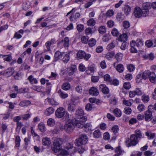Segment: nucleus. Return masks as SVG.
<instances>
[{
    "label": "nucleus",
    "mask_w": 156,
    "mask_h": 156,
    "mask_svg": "<svg viewBox=\"0 0 156 156\" xmlns=\"http://www.w3.org/2000/svg\"><path fill=\"white\" fill-rule=\"evenodd\" d=\"M46 88L48 92H50L51 90V88L52 87V84L50 82H49L48 80H46Z\"/></svg>",
    "instance_id": "61"
},
{
    "label": "nucleus",
    "mask_w": 156,
    "mask_h": 156,
    "mask_svg": "<svg viewBox=\"0 0 156 156\" xmlns=\"http://www.w3.org/2000/svg\"><path fill=\"white\" fill-rule=\"evenodd\" d=\"M99 33L101 34L105 33L106 32V28L104 26H101L98 29Z\"/></svg>",
    "instance_id": "46"
},
{
    "label": "nucleus",
    "mask_w": 156,
    "mask_h": 156,
    "mask_svg": "<svg viewBox=\"0 0 156 156\" xmlns=\"http://www.w3.org/2000/svg\"><path fill=\"white\" fill-rule=\"evenodd\" d=\"M70 88V84L68 83H63L62 86V88L66 90H69Z\"/></svg>",
    "instance_id": "43"
},
{
    "label": "nucleus",
    "mask_w": 156,
    "mask_h": 156,
    "mask_svg": "<svg viewBox=\"0 0 156 156\" xmlns=\"http://www.w3.org/2000/svg\"><path fill=\"white\" fill-rule=\"evenodd\" d=\"M113 112L115 115L117 117H119L122 115V113L121 110L118 108L115 109L114 110Z\"/></svg>",
    "instance_id": "39"
},
{
    "label": "nucleus",
    "mask_w": 156,
    "mask_h": 156,
    "mask_svg": "<svg viewBox=\"0 0 156 156\" xmlns=\"http://www.w3.org/2000/svg\"><path fill=\"white\" fill-rule=\"evenodd\" d=\"M55 109L52 107H49L47 108L44 111V114L47 116H49L53 114Z\"/></svg>",
    "instance_id": "20"
},
{
    "label": "nucleus",
    "mask_w": 156,
    "mask_h": 156,
    "mask_svg": "<svg viewBox=\"0 0 156 156\" xmlns=\"http://www.w3.org/2000/svg\"><path fill=\"white\" fill-rule=\"evenodd\" d=\"M14 69L13 67H9L5 71V73L7 75H13L15 74V72H13Z\"/></svg>",
    "instance_id": "29"
},
{
    "label": "nucleus",
    "mask_w": 156,
    "mask_h": 156,
    "mask_svg": "<svg viewBox=\"0 0 156 156\" xmlns=\"http://www.w3.org/2000/svg\"><path fill=\"white\" fill-rule=\"evenodd\" d=\"M115 53L114 52H108L106 55L105 57L108 60H110L113 57Z\"/></svg>",
    "instance_id": "42"
},
{
    "label": "nucleus",
    "mask_w": 156,
    "mask_h": 156,
    "mask_svg": "<svg viewBox=\"0 0 156 156\" xmlns=\"http://www.w3.org/2000/svg\"><path fill=\"white\" fill-rule=\"evenodd\" d=\"M84 114V111L81 108H78L76 111V119L75 120V123L78 128L83 127V125L87 120L86 116H83Z\"/></svg>",
    "instance_id": "1"
},
{
    "label": "nucleus",
    "mask_w": 156,
    "mask_h": 156,
    "mask_svg": "<svg viewBox=\"0 0 156 156\" xmlns=\"http://www.w3.org/2000/svg\"><path fill=\"white\" fill-rule=\"evenodd\" d=\"M45 102L46 103L48 102L51 105L55 106H57L59 104L54 99L52 98L51 99L49 98H48L45 100Z\"/></svg>",
    "instance_id": "15"
},
{
    "label": "nucleus",
    "mask_w": 156,
    "mask_h": 156,
    "mask_svg": "<svg viewBox=\"0 0 156 156\" xmlns=\"http://www.w3.org/2000/svg\"><path fill=\"white\" fill-rule=\"evenodd\" d=\"M65 115L66 118V119L69 118V115L68 112H66L65 108L63 107H59L57 108L55 112L56 116L61 118L63 117Z\"/></svg>",
    "instance_id": "4"
},
{
    "label": "nucleus",
    "mask_w": 156,
    "mask_h": 156,
    "mask_svg": "<svg viewBox=\"0 0 156 156\" xmlns=\"http://www.w3.org/2000/svg\"><path fill=\"white\" fill-rule=\"evenodd\" d=\"M145 135L148 137V139H152L155 137V134L154 133L147 132H145Z\"/></svg>",
    "instance_id": "38"
},
{
    "label": "nucleus",
    "mask_w": 156,
    "mask_h": 156,
    "mask_svg": "<svg viewBox=\"0 0 156 156\" xmlns=\"http://www.w3.org/2000/svg\"><path fill=\"white\" fill-rule=\"evenodd\" d=\"M142 79H143L142 73L140 72L136 76V81L138 82H140Z\"/></svg>",
    "instance_id": "58"
},
{
    "label": "nucleus",
    "mask_w": 156,
    "mask_h": 156,
    "mask_svg": "<svg viewBox=\"0 0 156 156\" xmlns=\"http://www.w3.org/2000/svg\"><path fill=\"white\" fill-rule=\"evenodd\" d=\"M136 46L139 48L141 47L144 44L143 42L140 39H137L136 42Z\"/></svg>",
    "instance_id": "41"
},
{
    "label": "nucleus",
    "mask_w": 156,
    "mask_h": 156,
    "mask_svg": "<svg viewBox=\"0 0 156 156\" xmlns=\"http://www.w3.org/2000/svg\"><path fill=\"white\" fill-rule=\"evenodd\" d=\"M72 148H70L69 149H68L67 150L63 149L61 150L60 152L61 155L62 156H66L68 155L69 153L70 152V150Z\"/></svg>",
    "instance_id": "34"
},
{
    "label": "nucleus",
    "mask_w": 156,
    "mask_h": 156,
    "mask_svg": "<svg viewBox=\"0 0 156 156\" xmlns=\"http://www.w3.org/2000/svg\"><path fill=\"white\" fill-rule=\"evenodd\" d=\"M1 56H2V57L3 58V59L4 60L9 62L12 59V56L10 55H0V57H1Z\"/></svg>",
    "instance_id": "27"
},
{
    "label": "nucleus",
    "mask_w": 156,
    "mask_h": 156,
    "mask_svg": "<svg viewBox=\"0 0 156 156\" xmlns=\"http://www.w3.org/2000/svg\"><path fill=\"white\" fill-rule=\"evenodd\" d=\"M83 127L80 128H83V129L86 132H89L92 129V126L90 123H87L83 125Z\"/></svg>",
    "instance_id": "23"
},
{
    "label": "nucleus",
    "mask_w": 156,
    "mask_h": 156,
    "mask_svg": "<svg viewBox=\"0 0 156 156\" xmlns=\"http://www.w3.org/2000/svg\"><path fill=\"white\" fill-rule=\"evenodd\" d=\"M115 57L117 61H120L122 59V55L121 53H118L116 54Z\"/></svg>",
    "instance_id": "64"
},
{
    "label": "nucleus",
    "mask_w": 156,
    "mask_h": 156,
    "mask_svg": "<svg viewBox=\"0 0 156 156\" xmlns=\"http://www.w3.org/2000/svg\"><path fill=\"white\" fill-rule=\"evenodd\" d=\"M67 119V120L66 122L64 129L67 133H69L73 131L75 126L76 125L75 123V121L73 122L71 120Z\"/></svg>",
    "instance_id": "3"
},
{
    "label": "nucleus",
    "mask_w": 156,
    "mask_h": 156,
    "mask_svg": "<svg viewBox=\"0 0 156 156\" xmlns=\"http://www.w3.org/2000/svg\"><path fill=\"white\" fill-rule=\"evenodd\" d=\"M55 123V121L54 119L52 118H49L47 121V124L49 126H52L54 125Z\"/></svg>",
    "instance_id": "56"
},
{
    "label": "nucleus",
    "mask_w": 156,
    "mask_h": 156,
    "mask_svg": "<svg viewBox=\"0 0 156 156\" xmlns=\"http://www.w3.org/2000/svg\"><path fill=\"white\" fill-rule=\"evenodd\" d=\"M94 71V67H89L88 69L86 71V72L88 74L92 75Z\"/></svg>",
    "instance_id": "51"
},
{
    "label": "nucleus",
    "mask_w": 156,
    "mask_h": 156,
    "mask_svg": "<svg viewBox=\"0 0 156 156\" xmlns=\"http://www.w3.org/2000/svg\"><path fill=\"white\" fill-rule=\"evenodd\" d=\"M100 89L101 90L102 92L105 94H108L109 92V89L104 84H101L99 86Z\"/></svg>",
    "instance_id": "17"
},
{
    "label": "nucleus",
    "mask_w": 156,
    "mask_h": 156,
    "mask_svg": "<svg viewBox=\"0 0 156 156\" xmlns=\"http://www.w3.org/2000/svg\"><path fill=\"white\" fill-rule=\"evenodd\" d=\"M150 73V71L149 70H146L144 71L142 73L143 79L145 80L148 78Z\"/></svg>",
    "instance_id": "44"
},
{
    "label": "nucleus",
    "mask_w": 156,
    "mask_h": 156,
    "mask_svg": "<svg viewBox=\"0 0 156 156\" xmlns=\"http://www.w3.org/2000/svg\"><path fill=\"white\" fill-rule=\"evenodd\" d=\"M76 28L79 32H82L84 29V26L83 25L81 24H78L76 26Z\"/></svg>",
    "instance_id": "55"
},
{
    "label": "nucleus",
    "mask_w": 156,
    "mask_h": 156,
    "mask_svg": "<svg viewBox=\"0 0 156 156\" xmlns=\"http://www.w3.org/2000/svg\"><path fill=\"white\" fill-rule=\"evenodd\" d=\"M58 93L59 94L60 97L63 99L67 98L68 96V95L67 94L63 92H62L61 90H59L58 91Z\"/></svg>",
    "instance_id": "32"
},
{
    "label": "nucleus",
    "mask_w": 156,
    "mask_h": 156,
    "mask_svg": "<svg viewBox=\"0 0 156 156\" xmlns=\"http://www.w3.org/2000/svg\"><path fill=\"white\" fill-rule=\"evenodd\" d=\"M27 79L31 84H37L38 82L36 78H34L32 75L30 76Z\"/></svg>",
    "instance_id": "24"
},
{
    "label": "nucleus",
    "mask_w": 156,
    "mask_h": 156,
    "mask_svg": "<svg viewBox=\"0 0 156 156\" xmlns=\"http://www.w3.org/2000/svg\"><path fill=\"white\" fill-rule=\"evenodd\" d=\"M38 128L42 132H44L45 131L44 125L43 123H41L39 124Z\"/></svg>",
    "instance_id": "52"
},
{
    "label": "nucleus",
    "mask_w": 156,
    "mask_h": 156,
    "mask_svg": "<svg viewBox=\"0 0 156 156\" xmlns=\"http://www.w3.org/2000/svg\"><path fill=\"white\" fill-rule=\"evenodd\" d=\"M127 68L128 70L130 72H133L135 69V67L134 65L133 64L128 65L127 66Z\"/></svg>",
    "instance_id": "63"
},
{
    "label": "nucleus",
    "mask_w": 156,
    "mask_h": 156,
    "mask_svg": "<svg viewBox=\"0 0 156 156\" xmlns=\"http://www.w3.org/2000/svg\"><path fill=\"white\" fill-rule=\"evenodd\" d=\"M141 100L144 103L148 102L149 100V97L148 95L145 94H144L142 96Z\"/></svg>",
    "instance_id": "40"
},
{
    "label": "nucleus",
    "mask_w": 156,
    "mask_h": 156,
    "mask_svg": "<svg viewBox=\"0 0 156 156\" xmlns=\"http://www.w3.org/2000/svg\"><path fill=\"white\" fill-rule=\"evenodd\" d=\"M64 54H65L64 52H60L59 51H56L55 54V59L56 61L58 60L61 58Z\"/></svg>",
    "instance_id": "21"
},
{
    "label": "nucleus",
    "mask_w": 156,
    "mask_h": 156,
    "mask_svg": "<svg viewBox=\"0 0 156 156\" xmlns=\"http://www.w3.org/2000/svg\"><path fill=\"white\" fill-rule=\"evenodd\" d=\"M96 40L93 38L90 39L88 41V45L90 47L94 46L96 44Z\"/></svg>",
    "instance_id": "35"
},
{
    "label": "nucleus",
    "mask_w": 156,
    "mask_h": 156,
    "mask_svg": "<svg viewBox=\"0 0 156 156\" xmlns=\"http://www.w3.org/2000/svg\"><path fill=\"white\" fill-rule=\"evenodd\" d=\"M144 119L146 121H150L152 119V111L150 109H148L145 112Z\"/></svg>",
    "instance_id": "10"
},
{
    "label": "nucleus",
    "mask_w": 156,
    "mask_h": 156,
    "mask_svg": "<svg viewBox=\"0 0 156 156\" xmlns=\"http://www.w3.org/2000/svg\"><path fill=\"white\" fill-rule=\"evenodd\" d=\"M89 93L90 95L97 96L99 94V91L96 88L93 87H91L89 90Z\"/></svg>",
    "instance_id": "13"
},
{
    "label": "nucleus",
    "mask_w": 156,
    "mask_h": 156,
    "mask_svg": "<svg viewBox=\"0 0 156 156\" xmlns=\"http://www.w3.org/2000/svg\"><path fill=\"white\" fill-rule=\"evenodd\" d=\"M76 103H75L74 101H72L71 103L68 105V111L70 112H74L76 108Z\"/></svg>",
    "instance_id": "11"
},
{
    "label": "nucleus",
    "mask_w": 156,
    "mask_h": 156,
    "mask_svg": "<svg viewBox=\"0 0 156 156\" xmlns=\"http://www.w3.org/2000/svg\"><path fill=\"white\" fill-rule=\"evenodd\" d=\"M130 45L131 48L129 50L131 52L135 53L137 52V50L136 48V42L135 41H132L130 43Z\"/></svg>",
    "instance_id": "14"
},
{
    "label": "nucleus",
    "mask_w": 156,
    "mask_h": 156,
    "mask_svg": "<svg viewBox=\"0 0 156 156\" xmlns=\"http://www.w3.org/2000/svg\"><path fill=\"white\" fill-rule=\"evenodd\" d=\"M111 34L113 36L117 37L119 33L116 28H114L111 31Z\"/></svg>",
    "instance_id": "50"
},
{
    "label": "nucleus",
    "mask_w": 156,
    "mask_h": 156,
    "mask_svg": "<svg viewBox=\"0 0 156 156\" xmlns=\"http://www.w3.org/2000/svg\"><path fill=\"white\" fill-rule=\"evenodd\" d=\"M119 129L118 126L116 125L113 126L111 129L112 131L114 134L118 132Z\"/></svg>",
    "instance_id": "57"
},
{
    "label": "nucleus",
    "mask_w": 156,
    "mask_h": 156,
    "mask_svg": "<svg viewBox=\"0 0 156 156\" xmlns=\"http://www.w3.org/2000/svg\"><path fill=\"white\" fill-rule=\"evenodd\" d=\"M96 23V21L94 19L91 18L87 22V24L89 26H94Z\"/></svg>",
    "instance_id": "45"
},
{
    "label": "nucleus",
    "mask_w": 156,
    "mask_h": 156,
    "mask_svg": "<svg viewBox=\"0 0 156 156\" xmlns=\"http://www.w3.org/2000/svg\"><path fill=\"white\" fill-rule=\"evenodd\" d=\"M115 46V43L111 42L108 44L106 48L109 51H111L113 50Z\"/></svg>",
    "instance_id": "36"
},
{
    "label": "nucleus",
    "mask_w": 156,
    "mask_h": 156,
    "mask_svg": "<svg viewBox=\"0 0 156 156\" xmlns=\"http://www.w3.org/2000/svg\"><path fill=\"white\" fill-rule=\"evenodd\" d=\"M87 136L86 134H81L80 135L79 138L76 139L75 141V145L78 146L85 145L87 142Z\"/></svg>",
    "instance_id": "6"
},
{
    "label": "nucleus",
    "mask_w": 156,
    "mask_h": 156,
    "mask_svg": "<svg viewBox=\"0 0 156 156\" xmlns=\"http://www.w3.org/2000/svg\"><path fill=\"white\" fill-rule=\"evenodd\" d=\"M80 14L79 12H76L74 15H72L70 17V19L72 21H76L80 16Z\"/></svg>",
    "instance_id": "33"
},
{
    "label": "nucleus",
    "mask_w": 156,
    "mask_h": 156,
    "mask_svg": "<svg viewBox=\"0 0 156 156\" xmlns=\"http://www.w3.org/2000/svg\"><path fill=\"white\" fill-rule=\"evenodd\" d=\"M104 80L109 83L111 80V77L110 75L108 74H106L104 76Z\"/></svg>",
    "instance_id": "62"
},
{
    "label": "nucleus",
    "mask_w": 156,
    "mask_h": 156,
    "mask_svg": "<svg viewBox=\"0 0 156 156\" xmlns=\"http://www.w3.org/2000/svg\"><path fill=\"white\" fill-rule=\"evenodd\" d=\"M136 95L140 96L143 94L144 92L140 88H136L134 90Z\"/></svg>",
    "instance_id": "54"
},
{
    "label": "nucleus",
    "mask_w": 156,
    "mask_h": 156,
    "mask_svg": "<svg viewBox=\"0 0 156 156\" xmlns=\"http://www.w3.org/2000/svg\"><path fill=\"white\" fill-rule=\"evenodd\" d=\"M109 83L115 86H117L119 84V81L117 79H114L113 80H111Z\"/></svg>",
    "instance_id": "47"
},
{
    "label": "nucleus",
    "mask_w": 156,
    "mask_h": 156,
    "mask_svg": "<svg viewBox=\"0 0 156 156\" xmlns=\"http://www.w3.org/2000/svg\"><path fill=\"white\" fill-rule=\"evenodd\" d=\"M93 135L94 137L98 138L101 137V134L100 130L99 129H97L94 131Z\"/></svg>",
    "instance_id": "31"
},
{
    "label": "nucleus",
    "mask_w": 156,
    "mask_h": 156,
    "mask_svg": "<svg viewBox=\"0 0 156 156\" xmlns=\"http://www.w3.org/2000/svg\"><path fill=\"white\" fill-rule=\"evenodd\" d=\"M89 37L87 36H83L81 38V40L82 43L87 44L88 41Z\"/></svg>",
    "instance_id": "59"
},
{
    "label": "nucleus",
    "mask_w": 156,
    "mask_h": 156,
    "mask_svg": "<svg viewBox=\"0 0 156 156\" xmlns=\"http://www.w3.org/2000/svg\"><path fill=\"white\" fill-rule=\"evenodd\" d=\"M35 57L36 58H38V57H40V58L39 60L40 64H42L43 63V62L44 61V58L43 57L40 56L39 55V54L37 52L36 53Z\"/></svg>",
    "instance_id": "49"
},
{
    "label": "nucleus",
    "mask_w": 156,
    "mask_h": 156,
    "mask_svg": "<svg viewBox=\"0 0 156 156\" xmlns=\"http://www.w3.org/2000/svg\"><path fill=\"white\" fill-rule=\"evenodd\" d=\"M147 12L143 10L139 7H136L134 11V14L136 17L140 18L141 16H147Z\"/></svg>",
    "instance_id": "7"
},
{
    "label": "nucleus",
    "mask_w": 156,
    "mask_h": 156,
    "mask_svg": "<svg viewBox=\"0 0 156 156\" xmlns=\"http://www.w3.org/2000/svg\"><path fill=\"white\" fill-rule=\"evenodd\" d=\"M20 141L21 140L20 136H16V137L15 140V146L16 147H20Z\"/></svg>",
    "instance_id": "48"
},
{
    "label": "nucleus",
    "mask_w": 156,
    "mask_h": 156,
    "mask_svg": "<svg viewBox=\"0 0 156 156\" xmlns=\"http://www.w3.org/2000/svg\"><path fill=\"white\" fill-rule=\"evenodd\" d=\"M137 108L140 112L144 111L145 109V107L143 104H140L138 106Z\"/></svg>",
    "instance_id": "53"
},
{
    "label": "nucleus",
    "mask_w": 156,
    "mask_h": 156,
    "mask_svg": "<svg viewBox=\"0 0 156 156\" xmlns=\"http://www.w3.org/2000/svg\"><path fill=\"white\" fill-rule=\"evenodd\" d=\"M77 70L76 66L75 65H71L67 68V71L69 76L72 75Z\"/></svg>",
    "instance_id": "9"
},
{
    "label": "nucleus",
    "mask_w": 156,
    "mask_h": 156,
    "mask_svg": "<svg viewBox=\"0 0 156 156\" xmlns=\"http://www.w3.org/2000/svg\"><path fill=\"white\" fill-rule=\"evenodd\" d=\"M116 69L118 72L122 73L123 72L124 68L122 64H119L116 66Z\"/></svg>",
    "instance_id": "37"
},
{
    "label": "nucleus",
    "mask_w": 156,
    "mask_h": 156,
    "mask_svg": "<svg viewBox=\"0 0 156 156\" xmlns=\"http://www.w3.org/2000/svg\"><path fill=\"white\" fill-rule=\"evenodd\" d=\"M42 144L45 146H48L51 144L50 138L47 137L43 138L42 139Z\"/></svg>",
    "instance_id": "19"
},
{
    "label": "nucleus",
    "mask_w": 156,
    "mask_h": 156,
    "mask_svg": "<svg viewBox=\"0 0 156 156\" xmlns=\"http://www.w3.org/2000/svg\"><path fill=\"white\" fill-rule=\"evenodd\" d=\"M123 10L125 14L126 15H128L129 14L131 11V7L130 6L128 5H126L123 8Z\"/></svg>",
    "instance_id": "28"
},
{
    "label": "nucleus",
    "mask_w": 156,
    "mask_h": 156,
    "mask_svg": "<svg viewBox=\"0 0 156 156\" xmlns=\"http://www.w3.org/2000/svg\"><path fill=\"white\" fill-rule=\"evenodd\" d=\"M148 77L151 82L154 83H156V75L154 72H150Z\"/></svg>",
    "instance_id": "16"
},
{
    "label": "nucleus",
    "mask_w": 156,
    "mask_h": 156,
    "mask_svg": "<svg viewBox=\"0 0 156 156\" xmlns=\"http://www.w3.org/2000/svg\"><path fill=\"white\" fill-rule=\"evenodd\" d=\"M62 143V139L61 138H58L55 140L53 143V146L52 148L53 151L56 153L61 151Z\"/></svg>",
    "instance_id": "2"
},
{
    "label": "nucleus",
    "mask_w": 156,
    "mask_h": 156,
    "mask_svg": "<svg viewBox=\"0 0 156 156\" xmlns=\"http://www.w3.org/2000/svg\"><path fill=\"white\" fill-rule=\"evenodd\" d=\"M31 104V102L29 100H24L20 102L19 105L20 106L25 107H27Z\"/></svg>",
    "instance_id": "22"
},
{
    "label": "nucleus",
    "mask_w": 156,
    "mask_h": 156,
    "mask_svg": "<svg viewBox=\"0 0 156 156\" xmlns=\"http://www.w3.org/2000/svg\"><path fill=\"white\" fill-rule=\"evenodd\" d=\"M138 142V137L135 134L131 135L130 138H127L126 141V146L128 147L135 146Z\"/></svg>",
    "instance_id": "5"
},
{
    "label": "nucleus",
    "mask_w": 156,
    "mask_h": 156,
    "mask_svg": "<svg viewBox=\"0 0 156 156\" xmlns=\"http://www.w3.org/2000/svg\"><path fill=\"white\" fill-rule=\"evenodd\" d=\"M143 10H144L145 12H147V16L149 14V10L151 8V3L149 2L144 3L143 5Z\"/></svg>",
    "instance_id": "18"
},
{
    "label": "nucleus",
    "mask_w": 156,
    "mask_h": 156,
    "mask_svg": "<svg viewBox=\"0 0 156 156\" xmlns=\"http://www.w3.org/2000/svg\"><path fill=\"white\" fill-rule=\"evenodd\" d=\"M96 0H90L85 5V7L87 8L91 6L93 3L96 1Z\"/></svg>",
    "instance_id": "60"
},
{
    "label": "nucleus",
    "mask_w": 156,
    "mask_h": 156,
    "mask_svg": "<svg viewBox=\"0 0 156 156\" xmlns=\"http://www.w3.org/2000/svg\"><path fill=\"white\" fill-rule=\"evenodd\" d=\"M63 56V58L62 59L63 62L65 63H67L69 61L70 58L69 54H64Z\"/></svg>",
    "instance_id": "26"
},
{
    "label": "nucleus",
    "mask_w": 156,
    "mask_h": 156,
    "mask_svg": "<svg viewBox=\"0 0 156 156\" xmlns=\"http://www.w3.org/2000/svg\"><path fill=\"white\" fill-rule=\"evenodd\" d=\"M85 55V52L82 50L79 51L77 54V56L78 58L80 59L83 58L84 56Z\"/></svg>",
    "instance_id": "30"
},
{
    "label": "nucleus",
    "mask_w": 156,
    "mask_h": 156,
    "mask_svg": "<svg viewBox=\"0 0 156 156\" xmlns=\"http://www.w3.org/2000/svg\"><path fill=\"white\" fill-rule=\"evenodd\" d=\"M115 152L116 154L114 156H119L120 155L122 154L124 151L122 150L120 146L117 147L115 150Z\"/></svg>",
    "instance_id": "25"
},
{
    "label": "nucleus",
    "mask_w": 156,
    "mask_h": 156,
    "mask_svg": "<svg viewBox=\"0 0 156 156\" xmlns=\"http://www.w3.org/2000/svg\"><path fill=\"white\" fill-rule=\"evenodd\" d=\"M128 37V36L126 34L123 33L122 34H120L118 37V40L119 41L126 42L127 40Z\"/></svg>",
    "instance_id": "12"
},
{
    "label": "nucleus",
    "mask_w": 156,
    "mask_h": 156,
    "mask_svg": "<svg viewBox=\"0 0 156 156\" xmlns=\"http://www.w3.org/2000/svg\"><path fill=\"white\" fill-rule=\"evenodd\" d=\"M69 45V39L68 37H66L61 41L58 43V47L62 48L63 46L65 47H67Z\"/></svg>",
    "instance_id": "8"
}]
</instances>
